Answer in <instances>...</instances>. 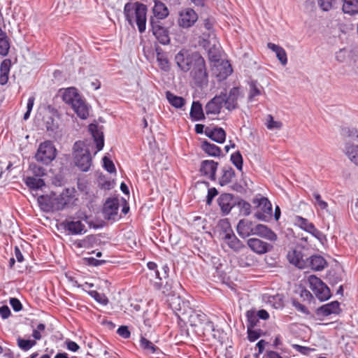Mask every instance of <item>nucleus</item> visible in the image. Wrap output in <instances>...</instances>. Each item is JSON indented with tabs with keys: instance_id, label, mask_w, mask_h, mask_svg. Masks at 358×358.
Listing matches in <instances>:
<instances>
[{
	"instance_id": "1",
	"label": "nucleus",
	"mask_w": 358,
	"mask_h": 358,
	"mask_svg": "<svg viewBox=\"0 0 358 358\" xmlns=\"http://www.w3.org/2000/svg\"><path fill=\"white\" fill-rule=\"evenodd\" d=\"M175 61L182 71H190L196 85L202 86L208 83L205 60L199 52L182 49L176 55Z\"/></svg>"
},
{
	"instance_id": "2",
	"label": "nucleus",
	"mask_w": 358,
	"mask_h": 358,
	"mask_svg": "<svg viewBox=\"0 0 358 358\" xmlns=\"http://www.w3.org/2000/svg\"><path fill=\"white\" fill-rule=\"evenodd\" d=\"M147 6L139 2L127 3L124 7V15L129 24L138 27V31L142 34L146 29Z\"/></svg>"
},
{
	"instance_id": "3",
	"label": "nucleus",
	"mask_w": 358,
	"mask_h": 358,
	"mask_svg": "<svg viewBox=\"0 0 358 358\" xmlns=\"http://www.w3.org/2000/svg\"><path fill=\"white\" fill-rule=\"evenodd\" d=\"M62 98L66 104L71 106L80 118L83 120L87 118L89 116V107L75 87L66 89L63 93Z\"/></svg>"
},
{
	"instance_id": "4",
	"label": "nucleus",
	"mask_w": 358,
	"mask_h": 358,
	"mask_svg": "<svg viewBox=\"0 0 358 358\" xmlns=\"http://www.w3.org/2000/svg\"><path fill=\"white\" fill-rule=\"evenodd\" d=\"M91 143V140L78 141L73 145L75 164L82 171H89L92 165Z\"/></svg>"
},
{
	"instance_id": "5",
	"label": "nucleus",
	"mask_w": 358,
	"mask_h": 358,
	"mask_svg": "<svg viewBox=\"0 0 358 358\" xmlns=\"http://www.w3.org/2000/svg\"><path fill=\"white\" fill-rule=\"evenodd\" d=\"M192 327H200L203 335L210 334L215 331V327L208 317L201 310H194L189 317Z\"/></svg>"
},
{
	"instance_id": "6",
	"label": "nucleus",
	"mask_w": 358,
	"mask_h": 358,
	"mask_svg": "<svg viewBox=\"0 0 358 358\" xmlns=\"http://www.w3.org/2000/svg\"><path fill=\"white\" fill-rule=\"evenodd\" d=\"M74 189H64L59 195H54L50 199L52 210H63L67 205L71 203L74 200Z\"/></svg>"
},
{
	"instance_id": "7",
	"label": "nucleus",
	"mask_w": 358,
	"mask_h": 358,
	"mask_svg": "<svg viewBox=\"0 0 358 358\" xmlns=\"http://www.w3.org/2000/svg\"><path fill=\"white\" fill-rule=\"evenodd\" d=\"M252 203L257 209L255 217L259 220L268 222L272 215V205L269 200L264 196L256 197Z\"/></svg>"
},
{
	"instance_id": "8",
	"label": "nucleus",
	"mask_w": 358,
	"mask_h": 358,
	"mask_svg": "<svg viewBox=\"0 0 358 358\" xmlns=\"http://www.w3.org/2000/svg\"><path fill=\"white\" fill-rule=\"evenodd\" d=\"M308 281L310 289L319 300L323 301L330 298V289L320 278L312 275L308 277Z\"/></svg>"
},
{
	"instance_id": "9",
	"label": "nucleus",
	"mask_w": 358,
	"mask_h": 358,
	"mask_svg": "<svg viewBox=\"0 0 358 358\" xmlns=\"http://www.w3.org/2000/svg\"><path fill=\"white\" fill-rule=\"evenodd\" d=\"M57 150L51 141H47L40 144L35 155L36 161L48 164L56 157Z\"/></svg>"
},
{
	"instance_id": "10",
	"label": "nucleus",
	"mask_w": 358,
	"mask_h": 358,
	"mask_svg": "<svg viewBox=\"0 0 358 358\" xmlns=\"http://www.w3.org/2000/svg\"><path fill=\"white\" fill-rule=\"evenodd\" d=\"M197 20V13L192 8H186L179 12L177 23L180 27L188 29L194 26Z\"/></svg>"
},
{
	"instance_id": "11",
	"label": "nucleus",
	"mask_w": 358,
	"mask_h": 358,
	"mask_svg": "<svg viewBox=\"0 0 358 358\" xmlns=\"http://www.w3.org/2000/svg\"><path fill=\"white\" fill-rule=\"evenodd\" d=\"M222 235L224 243L233 251L238 252L244 248L243 243L236 237L230 227H228Z\"/></svg>"
},
{
	"instance_id": "12",
	"label": "nucleus",
	"mask_w": 358,
	"mask_h": 358,
	"mask_svg": "<svg viewBox=\"0 0 358 358\" xmlns=\"http://www.w3.org/2000/svg\"><path fill=\"white\" fill-rule=\"evenodd\" d=\"M150 25L152 31L157 40L162 45H167L170 42V37L168 30L162 27L159 21H155L152 17L150 18Z\"/></svg>"
},
{
	"instance_id": "13",
	"label": "nucleus",
	"mask_w": 358,
	"mask_h": 358,
	"mask_svg": "<svg viewBox=\"0 0 358 358\" xmlns=\"http://www.w3.org/2000/svg\"><path fill=\"white\" fill-rule=\"evenodd\" d=\"M220 96L224 99V107L228 110H232L238 106V99L240 96V90L238 87H234L229 90V94L221 92Z\"/></svg>"
},
{
	"instance_id": "14",
	"label": "nucleus",
	"mask_w": 358,
	"mask_h": 358,
	"mask_svg": "<svg viewBox=\"0 0 358 358\" xmlns=\"http://www.w3.org/2000/svg\"><path fill=\"white\" fill-rule=\"evenodd\" d=\"M119 201L117 199H108L104 203L103 213L107 220H115L117 216Z\"/></svg>"
},
{
	"instance_id": "15",
	"label": "nucleus",
	"mask_w": 358,
	"mask_h": 358,
	"mask_svg": "<svg viewBox=\"0 0 358 358\" xmlns=\"http://www.w3.org/2000/svg\"><path fill=\"white\" fill-rule=\"evenodd\" d=\"M217 166L218 163L213 160H203L201 163L199 171L202 176L210 180H215Z\"/></svg>"
},
{
	"instance_id": "16",
	"label": "nucleus",
	"mask_w": 358,
	"mask_h": 358,
	"mask_svg": "<svg viewBox=\"0 0 358 358\" xmlns=\"http://www.w3.org/2000/svg\"><path fill=\"white\" fill-rule=\"evenodd\" d=\"M248 247L255 253L264 254L273 248V246L259 238H252L248 240Z\"/></svg>"
},
{
	"instance_id": "17",
	"label": "nucleus",
	"mask_w": 358,
	"mask_h": 358,
	"mask_svg": "<svg viewBox=\"0 0 358 358\" xmlns=\"http://www.w3.org/2000/svg\"><path fill=\"white\" fill-rule=\"evenodd\" d=\"M223 106H224V99L220 96V94L217 95L206 105V113L207 115H218Z\"/></svg>"
},
{
	"instance_id": "18",
	"label": "nucleus",
	"mask_w": 358,
	"mask_h": 358,
	"mask_svg": "<svg viewBox=\"0 0 358 358\" xmlns=\"http://www.w3.org/2000/svg\"><path fill=\"white\" fill-rule=\"evenodd\" d=\"M289 262L299 268H304L308 266V259H304L300 250H289L287 255Z\"/></svg>"
},
{
	"instance_id": "19",
	"label": "nucleus",
	"mask_w": 358,
	"mask_h": 358,
	"mask_svg": "<svg viewBox=\"0 0 358 358\" xmlns=\"http://www.w3.org/2000/svg\"><path fill=\"white\" fill-rule=\"evenodd\" d=\"M62 224L64 229L73 235L82 234L86 231L85 225L80 220H66Z\"/></svg>"
},
{
	"instance_id": "20",
	"label": "nucleus",
	"mask_w": 358,
	"mask_h": 358,
	"mask_svg": "<svg viewBox=\"0 0 358 358\" xmlns=\"http://www.w3.org/2000/svg\"><path fill=\"white\" fill-rule=\"evenodd\" d=\"M89 131L92 134L94 143L96 144V150L94 152V155H96L104 146L103 133L99 129L97 125L93 124H90Z\"/></svg>"
},
{
	"instance_id": "21",
	"label": "nucleus",
	"mask_w": 358,
	"mask_h": 358,
	"mask_svg": "<svg viewBox=\"0 0 358 358\" xmlns=\"http://www.w3.org/2000/svg\"><path fill=\"white\" fill-rule=\"evenodd\" d=\"M255 224H256L249 220H241L237 224V232L242 238L248 237L253 235Z\"/></svg>"
},
{
	"instance_id": "22",
	"label": "nucleus",
	"mask_w": 358,
	"mask_h": 358,
	"mask_svg": "<svg viewBox=\"0 0 358 358\" xmlns=\"http://www.w3.org/2000/svg\"><path fill=\"white\" fill-rule=\"evenodd\" d=\"M253 235L258 236L270 241H275L278 238L277 234L268 228L266 225L256 224Z\"/></svg>"
},
{
	"instance_id": "23",
	"label": "nucleus",
	"mask_w": 358,
	"mask_h": 358,
	"mask_svg": "<svg viewBox=\"0 0 358 358\" xmlns=\"http://www.w3.org/2000/svg\"><path fill=\"white\" fill-rule=\"evenodd\" d=\"M217 203L219 206L220 207V209L223 214L227 215L229 214L232 208L235 205V202L234 201L233 195L231 194H222L218 199Z\"/></svg>"
},
{
	"instance_id": "24",
	"label": "nucleus",
	"mask_w": 358,
	"mask_h": 358,
	"mask_svg": "<svg viewBox=\"0 0 358 358\" xmlns=\"http://www.w3.org/2000/svg\"><path fill=\"white\" fill-rule=\"evenodd\" d=\"M340 303L337 301L322 305L317 309V314L323 317L337 315L340 313Z\"/></svg>"
},
{
	"instance_id": "25",
	"label": "nucleus",
	"mask_w": 358,
	"mask_h": 358,
	"mask_svg": "<svg viewBox=\"0 0 358 358\" xmlns=\"http://www.w3.org/2000/svg\"><path fill=\"white\" fill-rule=\"evenodd\" d=\"M205 132L208 138L216 143H222L225 141L226 133L222 128L207 129Z\"/></svg>"
},
{
	"instance_id": "26",
	"label": "nucleus",
	"mask_w": 358,
	"mask_h": 358,
	"mask_svg": "<svg viewBox=\"0 0 358 358\" xmlns=\"http://www.w3.org/2000/svg\"><path fill=\"white\" fill-rule=\"evenodd\" d=\"M11 68V61L9 59H5L2 61L0 66V85H4L8 83V75Z\"/></svg>"
},
{
	"instance_id": "27",
	"label": "nucleus",
	"mask_w": 358,
	"mask_h": 358,
	"mask_svg": "<svg viewBox=\"0 0 358 358\" xmlns=\"http://www.w3.org/2000/svg\"><path fill=\"white\" fill-rule=\"evenodd\" d=\"M152 12L154 17L158 20L165 19L169 14L168 8L159 1H155Z\"/></svg>"
},
{
	"instance_id": "28",
	"label": "nucleus",
	"mask_w": 358,
	"mask_h": 358,
	"mask_svg": "<svg viewBox=\"0 0 358 358\" xmlns=\"http://www.w3.org/2000/svg\"><path fill=\"white\" fill-rule=\"evenodd\" d=\"M267 47L275 53L276 57L285 66L287 63V56L285 50L281 46L274 44L273 43H268Z\"/></svg>"
},
{
	"instance_id": "29",
	"label": "nucleus",
	"mask_w": 358,
	"mask_h": 358,
	"mask_svg": "<svg viewBox=\"0 0 358 358\" xmlns=\"http://www.w3.org/2000/svg\"><path fill=\"white\" fill-rule=\"evenodd\" d=\"M344 150L351 162L358 166V145L347 143Z\"/></svg>"
},
{
	"instance_id": "30",
	"label": "nucleus",
	"mask_w": 358,
	"mask_h": 358,
	"mask_svg": "<svg viewBox=\"0 0 358 358\" xmlns=\"http://www.w3.org/2000/svg\"><path fill=\"white\" fill-rule=\"evenodd\" d=\"M308 265L313 270L322 271L327 266L326 260L320 255H313L308 259Z\"/></svg>"
},
{
	"instance_id": "31",
	"label": "nucleus",
	"mask_w": 358,
	"mask_h": 358,
	"mask_svg": "<svg viewBox=\"0 0 358 358\" xmlns=\"http://www.w3.org/2000/svg\"><path fill=\"white\" fill-rule=\"evenodd\" d=\"M25 185L32 190H38L45 186V182L43 179L35 177L28 176L24 178Z\"/></svg>"
},
{
	"instance_id": "32",
	"label": "nucleus",
	"mask_w": 358,
	"mask_h": 358,
	"mask_svg": "<svg viewBox=\"0 0 358 358\" xmlns=\"http://www.w3.org/2000/svg\"><path fill=\"white\" fill-rule=\"evenodd\" d=\"M190 117L194 121L203 120L205 118L201 104L198 101L192 103L190 110Z\"/></svg>"
},
{
	"instance_id": "33",
	"label": "nucleus",
	"mask_w": 358,
	"mask_h": 358,
	"mask_svg": "<svg viewBox=\"0 0 358 358\" xmlns=\"http://www.w3.org/2000/svg\"><path fill=\"white\" fill-rule=\"evenodd\" d=\"M201 148L202 150L208 155L211 157H219L221 153V149L216 145L210 143L207 141H203Z\"/></svg>"
},
{
	"instance_id": "34",
	"label": "nucleus",
	"mask_w": 358,
	"mask_h": 358,
	"mask_svg": "<svg viewBox=\"0 0 358 358\" xmlns=\"http://www.w3.org/2000/svg\"><path fill=\"white\" fill-rule=\"evenodd\" d=\"M263 87L256 80H252L249 83L248 101L252 102L255 100L256 97L261 95Z\"/></svg>"
},
{
	"instance_id": "35",
	"label": "nucleus",
	"mask_w": 358,
	"mask_h": 358,
	"mask_svg": "<svg viewBox=\"0 0 358 358\" xmlns=\"http://www.w3.org/2000/svg\"><path fill=\"white\" fill-rule=\"evenodd\" d=\"M343 11L353 15L358 13V0H343Z\"/></svg>"
},
{
	"instance_id": "36",
	"label": "nucleus",
	"mask_w": 358,
	"mask_h": 358,
	"mask_svg": "<svg viewBox=\"0 0 358 358\" xmlns=\"http://www.w3.org/2000/svg\"><path fill=\"white\" fill-rule=\"evenodd\" d=\"M166 97L169 103L176 108H181L185 103V100L182 97L176 96L171 92H166Z\"/></svg>"
},
{
	"instance_id": "37",
	"label": "nucleus",
	"mask_w": 358,
	"mask_h": 358,
	"mask_svg": "<svg viewBox=\"0 0 358 358\" xmlns=\"http://www.w3.org/2000/svg\"><path fill=\"white\" fill-rule=\"evenodd\" d=\"M235 173L231 167H225L222 169V175L220 179L221 186L229 184L234 177Z\"/></svg>"
},
{
	"instance_id": "38",
	"label": "nucleus",
	"mask_w": 358,
	"mask_h": 358,
	"mask_svg": "<svg viewBox=\"0 0 358 358\" xmlns=\"http://www.w3.org/2000/svg\"><path fill=\"white\" fill-rule=\"evenodd\" d=\"M10 48V43L6 36L1 29H0V55L6 56Z\"/></svg>"
},
{
	"instance_id": "39",
	"label": "nucleus",
	"mask_w": 358,
	"mask_h": 358,
	"mask_svg": "<svg viewBox=\"0 0 358 358\" xmlns=\"http://www.w3.org/2000/svg\"><path fill=\"white\" fill-rule=\"evenodd\" d=\"M140 345L147 354L153 355L156 353L159 348L148 339L141 337L140 340Z\"/></svg>"
},
{
	"instance_id": "40",
	"label": "nucleus",
	"mask_w": 358,
	"mask_h": 358,
	"mask_svg": "<svg viewBox=\"0 0 358 358\" xmlns=\"http://www.w3.org/2000/svg\"><path fill=\"white\" fill-rule=\"evenodd\" d=\"M294 222L295 225L298 226L301 229L307 232H308L314 225L312 222H310L307 219L299 215L294 217Z\"/></svg>"
},
{
	"instance_id": "41",
	"label": "nucleus",
	"mask_w": 358,
	"mask_h": 358,
	"mask_svg": "<svg viewBox=\"0 0 358 358\" xmlns=\"http://www.w3.org/2000/svg\"><path fill=\"white\" fill-rule=\"evenodd\" d=\"M152 285L156 290L162 289V293L166 296L171 295L173 292L171 282L169 280L166 281L164 285H162V282H154Z\"/></svg>"
},
{
	"instance_id": "42",
	"label": "nucleus",
	"mask_w": 358,
	"mask_h": 358,
	"mask_svg": "<svg viewBox=\"0 0 358 358\" xmlns=\"http://www.w3.org/2000/svg\"><path fill=\"white\" fill-rule=\"evenodd\" d=\"M245 316L247 317V329L254 328L257 326L259 322V318L256 313V310H248L245 313Z\"/></svg>"
},
{
	"instance_id": "43",
	"label": "nucleus",
	"mask_w": 358,
	"mask_h": 358,
	"mask_svg": "<svg viewBox=\"0 0 358 358\" xmlns=\"http://www.w3.org/2000/svg\"><path fill=\"white\" fill-rule=\"evenodd\" d=\"M157 51V60L159 64V67L164 70L167 71L169 69V60L166 58V55L159 52L158 48L156 49Z\"/></svg>"
},
{
	"instance_id": "44",
	"label": "nucleus",
	"mask_w": 358,
	"mask_h": 358,
	"mask_svg": "<svg viewBox=\"0 0 358 358\" xmlns=\"http://www.w3.org/2000/svg\"><path fill=\"white\" fill-rule=\"evenodd\" d=\"M18 347L23 351H28L32 347L36 345V341L34 340H26L21 338H18L17 340Z\"/></svg>"
},
{
	"instance_id": "45",
	"label": "nucleus",
	"mask_w": 358,
	"mask_h": 358,
	"mask_svg": "<svg viewBox=\"0 0 358 358\" xmlns=\"http://www.w3.org/2000/svg\"><path fill=\"white\" fill-rule=\"evenodd\" d=\"M90 295L98 303L101 305L106 306L108 303V299L106 296L102 293L96 291L90 292Z\"/></svg>"
},
{
	"instance_id": "46",
	"label": "nucleus",
	"mask_w": 358,
	"mask_h": 358,
	"mask_svg": "<svg viewBox=\"0 0 358 358\" xmlns=\"http://www.w3.org/2000/svg\"><path fill=\"white\" fill-rule=\"evenodd\" d=\"M187 302L182 301L180 297H177L173 301V308L181 313L186 312V308L188 307Z\"/></svg>"
},
{
	"instance_id": "47",
	"label": "nucleus",
	"mask_w": 358,
	"mask_h": 358,
	"mask_svg": "<svg viewBox=\"0 0 358 358\" xmlns=\"http://www.w3.org/2000/svg\"><path fill=\"white\" fill-rule=\"evenodd\" d=\"M231 161L237 169L241 171L243 168V157L239 151L231 155Z\"/></svg>"
},
{
	"instance_id": "48",
	"label": "nucleus",
	"mask_w": 358,
	"mask_h": 358,
	"mask_svg": "<svg viewBox=\"0 0 358 358\" xmlns=\"http://www.w3.org/2000/svg\"><path fill=\"white\" fill-rule=\"evenodd\" d=\"M341 134L343 136L356 139L358 138V130L353 127H343L341 131Z\"/></svg>"
},
{
	"instance_id": "49",
	"label": "nucleus",
	"mask_w": 358,
	"mask_h": 358,
	"mask_svg": "<svg viewBox=\"0 0 358 358\" xmlns=\"http://www.w3.org/2000/svg\"><path fill=\"white\" fill-rule=\"evenodd\" d=\"M269 303L272 304L274 308L280 309L284 306L282 296L277 294L269 299Z\"/></svg>"
},
{
	"instance_id": "50",
	"label": "nucleus",
	"mask_w": 358,
	"mask_h": 358,
	"mask_svg": "<svg viewBox=\"0 0 358 358\" xmlns=\"http://www.w3.org/2000/svg\"><path fill=\"white\" fill-rule=\"evenodd\" d=\"M29 168L35 177L40 178L46 174L45 169L43 167L38 166L37 164H32L30 165Z\"/></svg>"
},
{
	"instance_id": "51",
	"label": "nucleus",
	"mask_w": 358,
	"mask_h": 358,
	"mask_svg": "<svg viewBox=\"0 0 358 358\" xmlns=\"http://www.w3.org/2000/svg\"><path fill=\"white\" fill-rule=\"evenodd\" d=\"M241 213L244 216H248L251 213V205L245 201H241L238 203Z\"/></svg>"
},
{
	"instance_id": "52",
	"label": "nucleus",
	"mask_w": 358,
	"mask_h": 358,
	"mask_svg": "<svg viewBox=\"0 0 358 358\" xmlns=\"http://www.w3.org/2000/svg\"><path fill=\"white\" fill-rule=\"evenodd\" d=\"M313 196L315 200V206H318L321 210H326L327 208V203L322 199L321 195L317 192H314Z\"/></svg>"
},
{
	"instance_id": "53",
	"label": "nucleus",
	"mask_w": 358,
	"mask_h": 358,
	"mask_svg": "<svg viewBox=\"0 0 358 358\" xmlns=\"http://www.w3.org/2000/svg\"><path fill=\"white\" fill-rule=\"evenodd\" d=\"M266 127L268 129H280L282 127V123L278 121H275L273 116L268 115Z\"/></svg>"
},
{
	"instance_id": "54",
	"label": "nucleus",
	"mask_w": 358,
	"mask_h": 358,
	"mask_svg": "<svg viewBox=\"0 0 358 358\" xmlns=\"http://www.w3.org/2000/svg\"><path fill=\"white\" fill-rule=\"evenodd\" d=\"M248 338L250 341L254 342L257 340L261 334L260 330H254L253 328L247 329Z\"/></svg>"
},
{
	"instance_id": "55",
	"label": "nucleus",
	"mask_w": 358,
	"mask_h": 358,
	"mask_svg": "<svg viewBox=\"0 0 358 358\" xmlns=\"http://www.w3.org/2000/svg\"><path fill=\"white\" fill-rule=\"evenodd\" d=\"M103 167L109 173H112L115 171V167L113 162L107 157L103 158Z\"/></svg>"
},
{
	"instance_id": "56",
	"label": "nucleus",
	"mask_w": 358,
	"mask_h": 358,
	"mask_svg": "<svg viewBox=\"0 0 358 358\" xmlns=\"http://www.w3.org/2000/svg\"><path fill=\"white\" fill-rule=\"evenodd\" d=\"M335 1L336 0H318V3L323 10L328 11L332 8Z\"/></svg>"
},
{
	"instance_id": "57",
	"label": "nucleus",
	"mask_w": 358,
	"mask_h": 358,
	"mask_svg": "<svg viewBox=\"0 0 358 358\" xmlns=\"http://www.w3.org/2000/svg\"><path fill=\"white\" fill-rule=\"evenodd\" d=\"M292 348L294 350H296L297 352H299L303 355H308L310 352L314 350V349L310 348L309 347L302 346V345H297V344L292 345Z\"/></svg>"
},
{
	"instance_id": "58",
	"label": "nucleus",
	"mask_w": 358,
	"mask_h": 358,
	"mask_svg": "<svg viewBox=\"0 0 358 358\" xmlns=\"http://www.w3.org/2000/svg\"><path fill=\"white\" fill-rule=\"evenodd\" d=\"M117 334L123 338H129L131 333L127 326H121L117 330Z\"/></svg>"
},
{
	"instance_id": "59",
	"label": "nucleus",
	"mask_w": 358,
	"mask_h": 358,
	"mask_svg": "<svg viewBox=\"0 0 358 358\" xmlns=\"http://www.w3.org/2000/svg\"><path fill=\"white\" fill-rule=\"evenodd\" d=\"M10 305L15 312H19L22 308V305L19 299L16 298H10Z\"/></svg>"
},
{
	"instance_id": "60",
	"label": "nucleus",
	"mask_w": 358,
	"mask_h": 358,
	"mask_svg": "<svg viewBox=\"0 0 358 358\" xmlns=\"http://www.w3.org/2000/svg\"><path fill=\"white\" fill-rule=\"evenodd\" d=\"M310 234H312L314 237H315L317 239H318L320 241H322V240L324 238V236L322 232H321L320 230H318L315 225L313 226V227L310 229V230L308 231Z\"/></svg>"
},
{
	"instance_id": "61",
	"label": "nucleus",
	"mask_w": 358,
	"mask_h": 358,
	"mask_svg": "<svg viewBox=\"0 0 358 358\" xmlns=\"http://www.w3.org/2000/svg\"><path fill=\"white\" fill-rule=\"evenodd\" d=\"M292 304L298 311H299L302 313H304L306 315L309 314V310L307 308V307L306 306L301 304L299 301H293Z\"/></svg>"
},
{
	"instance_id": "62",
	"label": "nucleus",
	"mask_w": 358,
	"mask_h": 358,
	"mask_svg": "<svg viewBox=\"0 0 358 358\" xmlns=\"http://www.w3.org/2000/svg\"><path fill=\"white\" fill-rule=\"evenodd\" d=\"M10 315V310L8 306H2L0 307V316L2 319H7Z\"/></svg>"
},
{
	"instance_id": "63",
	"label": "nucleus",
	"mask_w": 358,
	"mask_h": 358,
	"mask_svg": "<svg viewBox=\"0 0 358 358\" xmlns=\"http://www.w3.org/2000/svg\"><path fill=\"white\" fill-rule=\"evenodd\" d=\"M347 57V51L345 49H341L336 53V59L339 62H343Z\"/></svg>"
},
{
	"instance_id": "64",
	"label": "nucleus",
	"mask_w": 358,
	"mask_h": 358,
	"mask_svg": "<svg viewBox=\"0 0 358 358\" xmlns=\"http://www.w3.org/2000/svg\"><path fill=\"white\" fill-rule=\"evenodd\" d=\"M66 345L67 349L72 352H77L80 348L79 345L76 342L72 341H66Z\"/></svg>"
}]
</instances>
